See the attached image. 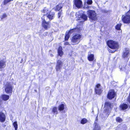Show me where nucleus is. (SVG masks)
<instances>
[{
	"instance_id": "7ed1b4c3",
	"label": "nucleus",
	"mask_w": 130,
	"mask_h": 130,
	"mask_svg": "<svg viewBox=\"0 0 130 130\" xmlns=\"http://www.w3.org/2000/svg\"><path fill=\"white\" fill-rule=\"evenodd\" d=\"M112 107V106L110 102H106L105 103V107L104 108V113L105 115V117H108Z\"/></svg>"
},
{
	"instance_id": "f3484780",
	"label": "nucleus",
	"mask_w": 130,
	"mask_h": 130,
	"mask_svg": "<svg viewBox=\"0 0 130 130\" xmlns=\"http://www.w3.org/2000/svg\"><path fill=\"white\" fill-rule=\"evenodd\" d=\"M50 12V11L48 10L47 8H45L43 10L42 12L43 13V15H45L46 14L47 15Z\"/></svg>"
},
{
	"instance_id": "39448f33",
	"label": "nucleus",
	"mask_w": 130,
	"mask_h": 130,
	"mask_svg": "<svg viewBox=\"0 0 130 130\" xmlns=\"http://www.w3.org/2000/svg\"><path fill=\"white\" fill-rule=\"evenodd\" d=\"M46 17L43 16L41 18L42 25L43 27L45 29H47L50 27V22H46Z\"/></svg>"
},
{
	"instance_id": "cd10ccee",
	"label": "nucleus",
	"mask_w": 130,
	"mask_h": 130,
	"mask_svg": "<svg viewBox=\"0 0 130 130\" xmlns=\"http://www.w3.org/2000/svg\"><path fill=\"white\" fill-rule=\"evenodd\" d=\"M121 25V23H119L117 25L115 26L116 29L117 30H119L120 29V28Z\"/></svg>"
},
{
	"instance_id": "2eb2a0df",
	"label": "nucleus",
	"mask_w": 130,
	"mask_h": 130,
	"mask_svg": "<svg viewBox=\"0 0 130 130\" xmlns=\"http://www.w3.org/2000/svg\"><path fill=\"white\" fill-rule=\"evenodd\" d=\"M62 48L61 47H60L58 50V54L60 56H62L63 54V53L62 51Z\"/></svg>"
},
{
	"instance_id": "4be33fe9",
	"label": "nucleus",
	"mask_w": 130,
	"mask_h": 130,
	"mask_svg": "<svg viewBox=\"0 0 130 130\" xmlns=\"http://www.w3.org/2000/svg\"><path fill=\"white\" fill-rule=\"evenodd\" d=\"M94 55L93 54H90L88 56V60L90 61H92L94 60Z\"/></svg>"
},
{
	"instance_id": "f257e3e1",
	"label": "nucleus",
	"mask_w": 130,
	"mask_h": 130,
	"mask_svg": "<svg viewBox=\"0 0 130 130\" xmlns=\"http://www.w3.org/2000/svg\"><path fill=\"white\" fill-rule=\"evenodd\" d=\"M82 39L81 35L79 34L74 35L71 39V44L73 45L78 44Z\"/></svg>"
},
{
	"instance_id": "c9c22d12",
	"label": "nucleus",
	"mask_w": 130,
	"mask_h": 130,
	"mask_svg": "<svg viewBox=\"0 0 130 130\" xmlns=\"http://www.w3.org/2000/svg\"><path fill=\"white\" fill-rule=\"evenodd\" d=\"M61 14V12H59L58 13V18H59L60 17V15Z\"/></svg>"
},
{
	"instance_id": "7c9ffc66",
	"label": "nucleus",
	"mask_w": 130,
	"mask_h": 130,
	"mask_svg": "<svg viewBox=\"0 0 130 130\" xmlns=\"http://www.w3.org/2000/svg\"><path fill=\"white\" fill-rule=\"evenodd\" d=\"M5 76V74L4 73H2L0 75V82L3 79Z\"/></svg>"
},
{
	"instance_id": "a211bd4d",
	"label": "nucleus",
	"mask_w": 130,
	"mask_h": 130,
	"mask_svg": "<svg viewBox=\"0 0 130 130\" xmlns=\"http://www.w3.org/2000/svg\"><path fill=\"white\" fill-rule=\"evenodd\" d=\"M80 18H82L83 20V21H85L87 20V16L85 14H83L80 16Z\"/></svg>"
},
{
	"instance_id": "ddd939ff",
	"label": "nucleus",
	"mask_w": 130,
	"mask_h": 130,
	"mask_svg": "<svg viewBox=\"0 0 130 130\" xmlns=\"http://www.w3.org/2000/svg\"><path fill=\"white\" fill-rule=\"evenodd\" d=\"M5 116L4 114L2 112H0V121L4 122L5 120Z\"/></svg>"
},
{
	"instance_id": "4468645a",
	"label": "nucleus",
	"mask_w": 130,
	"mask_h": 130,
	"mask_svg": "<svg viewBox=\"0 0 130 130\" xmlns=\"http://www.w3.org/2000/svg\"><path fill=\"white\" fill-rule=\"evenodd\" d=\"M129 54V51L128 48H126L125 50L123 52V57L124 58L127 57Z\"/></svg>"
},
{
	"instance_id": "393cba45",
	"label": "nucleus",
	"mask_w": 130,
	"mask_h": 130,
	"mask_svg": "<svg viewBox=\"0 0 130 130\" xmlns=\"http://www.w3.org/2000/svg\"><path fill=\"white\" fill-rule=\"evenodd\" d=\"M14 127L15 128V130H17L18 125L17 121L14 122L13 123Z\"/></svg>"
},
{
	"instance_id": "c85d7f7f",
	"label": "nucleus",
	"mask_w": 130,
	"mask_h": 130,
	"mask_svg": "<svg viewBox=\"0 0 130 130\" xmlns=\"http://www.w3.org/2000/svg\"><path fill=\"white\" fill-rule=\"evenodd\" d=\"M62 8V7L60 5H57L55 8V10L56 11H59Z\"/></svg>"
},
{
	"instance_id": "6e6552de",
	"label": "nucleus",
	"mask_w": 130,
	"mask_h": 130,
	"mask_svg": "<svg viewBox=\"0 0 130 130\" xmlns=\"http://www.w3.org/2000/svg\"><path fill=\"white\" fill-rule=\"evenodd\" d=\"M63 63L60 60H58L57 61L56 69L57 71H60L62 67V66Z\"/></svg>"
},
{
	"instance_id": "c756f323",
	"label": "nucleus",
	"mask_w": 130,
	"mask_h": 130,
	"mask_svg": "<svg viewBox=\"0 0 130 130\" xmlns=\"http://www.w3.org/2000/svg\"><path fill=\"white\" fill-rule=\"evenodd\" d=\"M126 129V127L124 126V127L123 128L119 127H117L116 129V130H125Z\"/></svg>"
},
{
	"instance_id": "412c9836",
	"label": "nucleus",
	"mask_w": 130,
	"mask_h": 130,
	"mask_svg": "<svg viewBox=\"0 0 130 130\" xmlns=\"http://www.w3.org/2000/svg\"><path fill=\"white\" fill-rule=\"evenodd\" d=\"M64 104H63L59 105L58 107L59 110L60 111L63 110L64 108Z\"/></svg>"
},
{
	"instance_id": "dca6fc26",
	"label": "nucleus",
	"mask_w": 130,
	"mask_h": 130,
	"mask_svg": "<svg viewBox=\"0 0 130 130\" xmlns=\"http://www.w3.org/2000/svg\"><path fill=\"white\" fill-rule=\"evenodd\" d=\"M79 30L77 28H75L74 29H73L70 30L69 31V32L70 34H71L73 33H75L77 32H78Z\"/></svg>"
},
{
	"instance_id": "58836bf2",
	"label": "nucleus",
	"mask_w": 130,
	"mask_h": 130,
	"mask_svg": "<svg viewBox=\"0 0 130 130\" xmlns=\"http://www.w3.org/2000/svg\"><path fill=\"white\" fill-rule=\"evenodd\" d=\"M109 51L110 52H112L111 51V50H109Z\"/></svg>"
},
{
	"instance_id": "6ab92c4d",
	"label": "nucleus",
	"mask_w": 130,
	"mask_h": 130,
	"mask_svg": "<svg viewBox=\"0 0 130 130\" xmlns=\"http://www.w3.org/2000/svg\"><path fill=\"white\" fill-rule=\"evenodd\" d=\"M120 107L122 109L124 110L127 108L128 106L127 104H124L121 105Z\"/></svg>"
},
{
	"instance_id": "e433bc0d",
	"label": "nucleus",
	"mask_w": 130,
	"mask_h": 130,
	"mask_svg": "<svg viewBox=\"0 0 130 130\" xmlns=\"http://www.w3.org/2000/svg\"><path fill=\"white\" fill-rule=\"evenodd\" d=\"M48 34V33L47 32H45L44 34H43V35L44 36H46Z\"/></svg>"
},
{
	"instance_id": "aec40b11",
	"label": "nucleus",
	"mask_w": 130,
	"mask_h": 130,
	"mask_svg": "<svg viewBox=\"0 0 130 130\" xmlns=\"http://www.w3.org/2000/svg\"><path fill=\"white\" fill-rule=\"evenodd\" d=\"M2 98L4 101H6L9 99V96L7 95L4 94L2 96Z\"/></svg>"
},
{
	"instance_id": "423d86ee",
	"label": "nucleus",
	"mask_w": 130,
	"mask_h": 130,
	"mask_svg": "<svg viewBox=\"0 0 130 130\" xmlns=\"http://www.w3.org/2000/svg\"><path fill=\"white\" fill-rule=\"evenodd\" d=\"M12 87L11 84L9 82H7L5 87V91L7 93H11L12 92Z\"/></svg>"
},
{
	"instance_id": "a878e982",
	"label": "nucleus",
	"mask_w": 130,
	"mask_h": 130,
	"mask_svg": "<svg viewBox=\"0 0 130 130\" xmlns=\"http://www.w3.org/2000/svg\"><path fill=\"white\" fill-rule=\"evenodd\" d=\"M87 122V120L85 118H83L80 121V123L82 124H84Z\"/></svg>"
},
{
	"instance_id": "473e14b6",
	"label": "nucleus",
	"mask_w": 130,
	"mask_h": 130,
	"mask_svg": "<svg viewBox=\"0 0 130 130\" xmlns=\"http://www.w3.org/2000/svg\"><path fill=\"white\" fill-rule=\"evenodd\" d=\"M7 17V15L6 13L3 14L0 17L1 20H2L4 18H6Z\"/></svg>"
},
{
	"instance_id": "f8f14e48",
	"label": "nucleus",
	"mask_w": 130,
	"mask_h": 130,
	"mask_svg": "<svg viewBox=\"0 0 130 130\" xmlns=\"http://www.w3.org/2000/svg\"><path fill=\"white\" fill-rule=\"evenodd\" d=\"M54 12H50V13L48 14L46 16H44L45 17H46V19H47V17L50 20H52L53 19L54 16Z\"/></svg>"
},
{
	"instance_id": "f03ea898",
	"label": "nucleus",
	"mask_w": 130,
	"mask_h": 130,
	"mask_svg": "<svg viewBox=\"0 0 130 130\" xmlns=\"http://www.w3.org/2000/svg\"><path fill=\"white\" fill-rule=\"evenodd\" d=\"M88 17L91 21H96L98 19V17L95 11L89 10L87 11Z\"/></svg>"
},
{
	"instance_id": "4c0bfd02",
	"label": "nucleus",
	"mask_w": 130,
	"mask_h": 130,
	"mask_svg": "<svg viewBox=\"0 0 130 130\" xmlns=\"http://www.w3.org/2000/svg\"><path fill=\"white\" fill-rule=\"evenodd\" d=\"M69 43L68 42H66L64 43V44L65 45H69Z\"/></svg>"
},
{
	"instance_id": "2f4dec72",
	"label": "nucleus",
	"mask_w": 130,
	"mask_h": 130,
	"mask_svg": "<svg viewBox=\"0 0 130 130\" xmlns=\"http://www.w3.org/2000/svg\"><path fill=\"white\" fill-rule=\"evenodd\" d=\"M116 121L118 122H122V119L119 117H117L116 119Z\"/></svg>"
},
{
	"instance_id": "9b49d317",
	"label": "nucleus",
	"mask_w": 130,
	"mask_h": 130,
	"mask_svg": "<svg viewBox=\"0 0 130 130\" xmlns=\"http://www.w3.org/2000/svg\"><path fill=\"white\" fill-rule=\"evenodd\" d=\"M74 4L76 7L79 8L82 6V2L80 0H75Z\"/></svg>"
},
{
	"instance_id": "20e7f679",
	"label": "nucleus",
	"mask_w": 130,
	"mask_h": 130,
	"mask_svg": "<svg viewBox=\"0 0 130 130\" xmlns=\"http://www.w3.org/2000/svg\"><path fill=\"white\" fill-rule=\"evenodd\" d=\"M107 44L108 46L111 48L118 49L119 45L117 43L112 40L108 41Z\"/></svg>"
},
{
	"instance_id": "f704fd0d",
	"label": "nucleus",
	"mask_w": 130,
	"mask_h": 130,
	"mask_svg": "<svg viewBox=\"0 0 130 130\" xmlns=\"http://www.w3.org/2000/svg\"><path fill=\"white\" fill-rule=\"evenodd\" d=\"M11 0H5L4 2V4L5 5H6L7 3L10 2Z\"/></svg>"
},
{
	"instance_id": "bb28decb",
	"label": "nucleus",
	"mask_w": 130,
	"mask_h": 130,
	"mask_svg": "<svg viewBox=\"0 0 130 130\" xmlns=\"http://www.w3.org/2000/svg\"><path fill=\"white\" fill-rule=\"evenodd\" d=\"M93 130H101L100 126L97 124H95V127L94 128Z\"/></svg>"
},
{
	"instance_id": "b1692460",
	"label": "nucleus",
	"mask_w": 130,
	"mask_h": 130,
	"mask_svg": "<svg viewBox=\"0 0 130 130\" xmlns=\"http://www.w3.org/2000/svg\"><path fill=\"white\" fill-rule=\"evenodd\" d=\"M70 34L68 32H66V36L65 37V40H68L70 36Z\"/></svg>"
},
{
	"instance_id": "72a5a7b5",
	"label": "nucleus",
	"mask_w": 130,
	"mask_h": 130,
	"mask_svg": "<svg viewBox=\"0 0 130 130\" xmlns=\"http://www.w3.org/2000/svg\"><path fill=\"white\" fill-rule=\"evenodd\" d=\"M87 2L88 4L91 5L92 3V0H87Z\"/></svg>"
},
{
	"instance_id": "5701e85b",
	"label": "nucleus",
	"mask_w": 130,
	"mask_h": 130,
	"mask_svg": "<svg viewBox=\"0 0 130 130\" xmlns=\"http://www.w3.org/2000/svg\"><path fill=\"white\" fill-rule=\"evenodd\" d=\"M52 112L54 113L57 114L58 113L57 108L56 107L53 108L52 109Z\"/></svg>"
},
{
	"instance_id": "0eeeda50",
	"label": "nucleus",
	"mask_w": 130,
	"mask_h": 130,
	"mask_svg": "<svg viewBox=\"0 0 130 130\" xmlns=\"http://www.w3.org/2000/svg\"><path fill=\"white\" fill-rule=\"evenodd\" d=\"M116 95V93L113 90H110L107 95L108 98L109 99H112L114 98Z\"/></svg>"
},
{
	"instance_id": "1a4fd4ad",
	"label": "nucleus",
	"mask_w": 130,
	"mask_h": 130,
	"mask_svg": "<svg viewBox=\"0 0 130 130\" xmlns=\"http://www.w3.org/2000/svg\"><path fill=\"white\" fill-rule=\"evenodd\" d=\"M95 93L97 94H100L102 92L101 87L100 84H98L95 88Z\"/></svg>"
},
{
	"instance_id": "9d476101",
	"label": "nucleus",
	"mask_w": 130,
	"mask_h": 130,
	"mask_svg": "<svg viewBox=\"0 0 130 130\" xmlns=\"http://www.w3.org/2000/svg\"><path fill=\"white\" fill-rule=\"evenodd\" d=\"M6 61L3 60H0V71H2L4 69L6 66Z\"/></svg>"
}]
</instances>
